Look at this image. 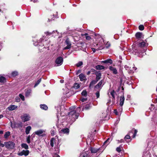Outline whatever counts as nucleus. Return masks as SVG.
Wrapping results in <instances>:
<instances>
[{
  "label": "nucleus",
  "instance_id": "nucleus-12",
  "mask_svg": "<svg viewBox=\"0 0 157 157\" xmlns=\"http://www.w3.org/2000/svg\"><path fill=\"white\" fill-rule=\"evenodd\" d=\"M124 100V95L120 97V105L121 106L123 105Z\"/></svg>",
  "mask_w": 157,
  "mask_h": 157
},
{
  "label": "nucleus",
  "instance_id": "nucleus-21",
  "mask_svg": "<svg viewBox=\"0 0 157 157\" xmlns=\"http://www.w3.org/2000/svg\"><path fill=\"white\" fill-rule=\"evenodd\" d=\"M21 147L23 148H24L25 149H28L29 148L28 146L26 144L23 143L21 144Z\"/></svg>",
  "mask_w": 157,
  "mask_h": 157
},
{
  "label": "nucleus",
  "instance_id": "nucleus-39",
  "mask_svg": "<svg viewBox=\"0 0 157 157\" xmlns=\"http://www.w3.org/2000/svg\"><path fill=\"white\" fill-rule=\"evenodd\" d=\"M82 64H83V63L82 62L79 61V62H78V63H77L76 64V66L77 67H79L81 66V65H82Z\"/></svg>",
  "mask_w": 157,
  "mask_h": 157
},
{
  "label": "nucleus",
  "instance_id": "nucleus-51",
  "mask_svg": "<svg viewBox=\"0 0 157 157\" xmlns=\"http://www.w3.org/2000/svg\"><path fill=\"white\" fill-rule=\"evenodd\" d=\"M103 48H104L102 46H101L99 48H98L96 50H99L102 49H103Z\"/></svg>",
  "mask_w": 157,
  "mask_h": 157
},
{
  "label": "nucleus",
  "instance_id": "nucleus-27",
  "mask_svg": "<svg viewBox=\"0 0 157 157\" xmlns=\"http://www.w3.org/2000/svg\"><path fill=\"white\" fill-rule=\"evenodd\" d=\"M10 135V132H6L4 135V137L5 139L7 138Z\"/></svg>",
  "mask_w": 157,
  "mask_h": 157
},
{
  "label": "nucleus",
  "instance_id": "nucleus-20",
  "mask_svg": "<svg viewBox=\"0 0 157 157\" xmlns=\"http://www.w3.org/2000/svg\"><path fill=\"white\" fill-rule=\"evenodd\" d=\"M61 132L63 133L68 134L69 132V130L68 128H67L64 129H62Z\"/></svg>",
  "mask_w": 157,
  "mask_h": 157
},
{
  "label": "nucleus",
  "instance_id": "nucleus-45",
  "mask_svg": "<svg viewBox=\"0 0 157 157\" xmlns=\"http://www.w3.org/2000/svg\"><path fill=\"white\" fill-rule=\"evenodd\" d=\"M114 113L116 115H118L120 114V113H119L117 109H115L114 110Z\"/></svg>",
  "mask_w": 157,
  "mask_h": 157
},
{
  "label": "nucleus",
  "instance_id": "nucleus-16",
  "mask_svg": "<svg viewBox=\"0 0 157 157\" xmlns=\"http://www.w3.org/2000/svg\"><path fill=\"white\" fill-rule=\"evenodd\" d=\"M101 62L105 63H109L110 64H112L113 63V61L111 59H109L104 61H102Z\"/></svg>",
  "mask_w": 157,
  "mask_h": 157
},
{
  "label": "nucleus",
  "instance_id": "nucleus-31",
  "mask_svg": "<svg viewBox=\"0 0 157 157\" xmlns=\"http://www.w3.org/2000/svg\"><path fill=\"white\" fill-rule=\"evenodd\" d=\"M80 87V84L78 83H76L74 84V87L75 89H78V88H79Z\"/></svg>",
  "mask_w": 157,
  "mask_h": 157
},
{
  "label": "nucleus",
  "instance_id": "nucleus-41",
  "mask_svg": "<svg viewBox=\"0 0 157 157\" xmlns=\"http://www.w3.org/2000/svg\"><path fill=\"white\" fill-rule=\"evenodd\" d=\"M105 46L106 48H108L110 46V44L109 42H107L105 44Z\"/></svg>",
  "mask_w": 157,
  "mask_h": 157
},
{
  "label": "nucleus",
  "instance_id": "nucleus-17",
  "mask_svg": "<svg viewBox=\"0 0 157 157\" xmlns=\"http://www.w3.org/2000/svg\"><path fill=\"white\" fill-rule=\"evenodd\" d=\"M137 131L135 129H133L131 130V132H129V135H130V133L131 132H132V133L133 132H134V133L133 135V137L134 138L136 136V135L137 133Z\"/></svg>",
  "mask_w": 157,
  "mask_h": 157
},
{
  "label": "nucleus",
  "instance_id": "nucleus-33",
  "mask_svg": "<svg viewBox=\"0 0 157 157\" xmlns=\"http://www.w3.org/2000/svg\"><path fill=\"white\" fill-rule=\"evenodd\" d=\"M145 43L144 42H142L140 43L139 44V46L140 47H143L144 46Z\"/></svg>",
  "mask_w": 157,
  "mask_h": 157
},
{
  "label": "nucleus",
  "instance_id": "nucleus-1",
  "mask_svg": "<svg viewBox=\"0 0 157 157\" xmlns=\"http://www.w3.org/2000/svg\"><path fill=\"white\" fill-rule=\"evenodd\" d=\"M70 109L72 111L68 113L70 117H72L74 119H77L78 116V114L76 113V111L74 110L75 109V107H74L71 108Z\"/></svg>",
  "mask_w": 157,
  "mask_h": 157
},
{
  "label": "nucleus",
  "instance_id": "nucleus-28",
  "mask_svg": "<svg viewBox=\"0 0 157 157\" xmlns=\"http://www.w3.org/2000/svg\"><path fill=\"white\" fill-rule=\"evenodd\" d=\"M6 81L5 78L3 76L0 77V82H5Z\"/></svg>",
  "mask_w": 157,
  "mask_h": 157
},
{
  "label": "nucleus",
  "instance_id": "nucleus-2",
  "mask_svg": "<svg viewBox=\"0 0 157 157\" xmlns=\"http://www.w3.org/2000/svg\"><path fill=\"white\" fill-rule=\"evenodd\" d=\"M57 140L55 139L54 138H52L50 142V146L52 147H53L55 146V149L56 151H58V143L56 144Z\"/></svg>",
  "mask_w": 157,
  "mask_h": 157
},
{
  "label": "nucleus",
  "instance_id": "nucleus-18",
  "mask_svg": "<svg viewBox=\"0 0 157 157\" xmlns=\"http://www.w3.org/2000/svg\"><path fill=\"white\" fill-rule=\"evenodd\" d=\"M96 69L98 70H103L105 69V67L102 65H98L96 66Z\"/></svg>",
  "mask_w": 157,
  "mask_h": 157
},
{
  "label": "nucleus",
  "instance_id": "nucleus-36",
  "mask_svg": "<svg viewBox=\"0 0 157 157\" xmlns=\"http://www.w3.org/2000/svg\"><path fill=\"white\" fill-rule=\"evenodd\" d=\"M84 35L86 36V39L87 40H90L91 39V37L90 36L88 35L87 33H85Z\"/></svg>",
  "mask_w": 157,
  "mask_h": 157
},
{
  "label": "nucleus",
  "instance_id": "nucleus-59",
  "mask_svg": "<svg viewBox=\"0 0 157 157\" xmlns=\"http://www.w3.org/2000/svg\"><path fill=\"white\" fill-rule=\"evenodd\" d=\"M3 117V116L2 115H0V119L2 118Z\"/></svg>",
  "mask_w": 157,
  "mask_h": 157
},
{
  "label": "nucleus",
  "instance_id": "nucleus-44",
  "mask_svg": "<svg viewBox=\"0 0 157 157\" xmlns=\"http://www.w3.org/2000/svg\"><path fill=\"white\" fill-rule=\"evenodd\" d=\"M116 151L118 152L121 151V147H117L116 148Z\"/></svg>",
  "mask_w": 157,
  "mask_h": 157
},
{
  "label": "nucleus",
  "instance_id": "nucleus-23",
  "mask_svg": "<svg viewBox=\"0 0 157 157\" xmlns=\"http://www.w3.org/2000/svg\"><path fill=\"white\" fill-rule=\"evenodd\" d=\"M112 139H111L109 138H108L105 141L104 143V144L105 145H107L108 144L110 141H111Z\"/></svg>",
  "mask_w": 157,
  "mask_h": 157
},
{
  "label": "nucleus",
  "instance_id": "nucleus-46",
  "mask_svg": "<svg viewBox=\"0 0 157 157\" xmlns=\"http://www.w3.org/2000/svg\"><path fill=\"white\" fill-rule=\"evenodd\" d=\"M27 142L28 144H29L30 142V136H28L27 138Z\"/></svg>",
  "mask_w": 157,
  "mask_h": 157
},
{
  "label": "nucleus",
  "instance_id": "nucleus-13",
  "mask_svg": "<svg viewBox=\"0 0 157 157\" xmlns=\"http://www.w3.org/2000/svg\"><path fill=\"white\" fill-rule=\"evenodd\" d=\"M79 78L81 81H82L86 80V76L83 74H81L79 75Z\"/></svg>",
  "mask_w": 157,
  "mask_h": 157
},
{
  "label": "nucleus",
  "instance_id": "nucleus-32",
  "mask_svg": "<svg viewBox=\"0 0 157 157\" xmlns=\"http://www.w3.org/2000/svg\"><path fill=\"white\" fill-rule=\"evenodd\" d=\"M79 157H88L87 154L85 152L81 154Z\"/></svg>",
  "mask_w": 157,
  "mask_h": 157
},
{
  "label": "nucleus",
  "instance_id": "nucleus-14",
  "mask_svg": "<svg viewBox=\"0 0 157 157\" xmlns=\"http://www.w3.org/2000/svg\"><path fill=\"white\" fill-rule=\"evenodd\" d=\"M96 75V80L97 81L99 80L101 78V74L99 72H97L95 73Z\"/></svg>",
  "mask_w": 157,
  "mask_h": 157
},
{
  "label": "nucleus",
  "instance_id": "nucleus-56",
  "mask_svg": "<svg viewBox=\"0 0 157 157\" xmlns=\"http://www.w3.org/2000/svg\"><path fill=\"white\" fill-rule=\"evenodd\" d=\"M85 108L86 109H89V106H86L85 107Z\"/></svg>",
  "mask_w": 157,
  "mask_h": 157
},
{
  "label": "nucleus",
  "instance_id": "nucleus-54",
  "mask_svg": "<svg viewBox=\"0 0 157 157\" xmlns=\"http://www.w3.org/2000/svg\"><path fill=\"white\" fill-rule=\"evenodd\" d=\"M16 100L17 102H19L20 100V99L18 98H16Z\"/></svg>",
  "mask_w": 157,
  "mask_h": 157
},
{
  "label": "nucleus",
  "instance_id": "nucleus-58",
  "mask_svg": "<svg viewBox=\"0 0 157 157\" xmlns=\"http://www.w3.org/2000/svg\"><path fill=\"white\" fill-rule=\"evenodd\" d=\"M64 82L63 80H60V82L61 83H63Z\"/></svg>",
  "mask_w": 157,
  "mask_h": 157
},
{
  "label": "nucleus",
  "instance_id": "nucleus-38",
  "mask_svg": "<svg viewBox=\"0 0 157 157\" xmlns=\"http://www.w3.org/2000/svg\"><path fill=\"white\" fill-rule=\"evenodd\" d=\"M82 95L84 96H86L87 95V93L86 90H83L82 92Z\"/></svg>",
  "mask_w": 157,
  "mask_h": 157
},
{
  "label": "nucleus",
  "instance_id": "nucleus-25",
  "mask_svg": "<svg viewBox=\"0 0 157 157\" xmlns=\"http://www.w3.org/2000/svg\"><path fill=\"white\" fill-rule=\"evenodd\" d=\"M97 82V80H93L91 82L89 86V88H91L92 86H93Z\"/></svg>",
  "mask_w": 157,
  "mask_h": 157
},
{
  "label": "nucleus",
  "instance_id": "nucleus-10",
  "mask_svg": "<svg viewBox=\"0 0 157 157\" xmlns=\"http://www.w3.org/2000/svg\"><path fill=\"white\" fill-rule=\"evenodd\" d=\"M109 68L110 70L112 71L114 74L116 75L117 73V71L115 67L112 66H109Z\"/></svg>",
  "mask_w": 157,
  "mask_h": 157
},
{
  "label": "nucleus",
  "instance_id": "nucleus-53",
  "mask_svg": "<svg viewBox=\"0 0 157 157\" xmlns=\"http://www.w3.org/2000/svg\"><path fill=\"white\" fill-rule=\"evenodd\" d=\"M91 49H92V50L93 52L94 53L96 51V49H95V48H92Z\"/></svg>",
  "mask_w": 157,
  "mask_h": 157
},
{
  "label": "nucleus",
  "instance_id": "nucleus-49",
  "mask_svg": "<svg viewBox=\"0 0 157 157\" xmlns=\"http://www.w3.org/2000/svg\"><path fill=\"white\" fill-rule=\"evenodd\" d=\"M87 98H82L81 100L82 102L86 101H87Z\"/></svg>",
  "mask_w": 157,
  "mask_h": 157
},
{
  "label": "nucleus",
  "instance_id": "nucleus-6",
  "mask_svg": "<svg viewBox=\"0 0 157 157\" xmlns=\"http://www.w3.org/2000/svg\"><path fill=\"white\" fill-rule=\"evenodd\" d=\"M21 119L23 121L25 122L30 120V116L27 114H24L21 116Z\"/></svg>",
  "mask_w": 157,
  "mask_h": 157
},
{
  "label": "nucleus",
  "instance_id": "nucleus-52",
  "mask_svg": "<svg viewBox=\"0 0 157 157\" xmlns=\"http://www.w3.org/2000/svg\"><path fill=\"white\" fill-rule=\"evenodd\" d=\"M5 146V143L4 144H2V143H0V146L2 147H4V146Z\"/></svg>",
  "mask_w": 157,
  "mask_h": 157
},
{
  "label": "nucleus",
  "instance_id": "nucleus-40",
  "mask_svg": "<svg viewBox=\"0 0 157 157\" xmlns=\"http://www.w3.org/2000/svg\"><path fill=\"white\" fill-rule=\"evenodd\" d=\"M19 96L22 101L25 100V97L23 95L21 94H19Z\"/></svg>",
  "mask_w": 157,
  "mask_h": 157
},
{
  "label": "nucleus",
  "instance_id": "nucleus-11",
  "mask_svg": "<svg viewBox=\"0 0 157 157\" xmlns=\"http://www.w3.org/2000/svg\"><path fill=\"white\" fill-rule=\"evenodd\" d=\"M45 132L44 130L40 129L35 132V133L37 135L39 136H40Z\"/></svg>",
  "mask_w": 157,
  "mask_h": 157
},
{
  "label": "nucleus",
  "instance_id": "nucleus-61",
  "mask_svg": "<svg viewBox=\"0 0 157 157\" xmlns=\"http://www.w3.org/2000/svg\"><path fill=\"white\" fill-rule=\"evenodd\" d=\"M59 114V112H58V114ZM58 116H59V115H57V117L58 118Z\"/></svg>",
  "mask_w": 157,
  "mask_h": 157
},
{
  "label": "nucleus",
  "instance_id": "nucleus-26",
  "mask_svg": "<svg viewBox=\"0 0 157 157\" xmlns=\"http://www.w3.org/2000/svg\"><path fill=\"white\" fill-rule=\"evenodd\" d=\"M142 34L140 33H136L135 36L136 38H140L141 37Z\"/></svg>",
  "mask_w": 157,
  "mask_h": 157
},
{
  "label": "nucleus",
  "instance_id": "nucleus-34",
  "mask_svg": "<svg viewBox=\"0 0 157 157\" xmlns=\"http://www.w3.org/2000/svg\"><path fill=\"white\" fill-rule=\"evenodd\" d=\"M18 75V72L16 71H14L12 72L11 73L12 76L15 77Z\"/></svg>",
  "mask_w": 157,
  "mask_h": 157
},
{
  "label": "nucleus",
  "instance_id": "nucleus-5",
  "mask_svg": "<svg viewBox=\"0 0 157 157\" xmlns=\"http://www.w3.org/2000/svg\"><path fill=\"white\" fill-rule=\"evenodd\" d=\"M124 67L126 70L128 71L129 73H132L134 72V71L136 70L137 68L136 67H133L132 68L129 67V66L126 65L124 66Z\"/></svg>",
  "mask_w": 157,
  "mask_h": 157
},
{
  "label": "nucleus",
  "instance_id": "nucleus-29",
  "mask_svg": "<svg viewBox=\"0 0 157 157\" xmlns=\"http://www.w3.org/2000/svg\"><path fill=\"white\" fill-rule=\"evenodd\" d=\"M110 94L113 97V98L114 99L115 98V95L116 94V92L114 91V90H113L110 92Z\"/></svg>",
  "mask_w": 157,
  "mask_h": 157
},
{
  "label": "nucleus",
  "instance_id": "nucleus-7",
  "mask_svg": "<svg viewBox=\"0 0 157 157\" xmlns=\"http://www.w3.org/2000/svg\"><path fill=\"white\" fill-rule=\"evenodd\" d=\"M29 153V151L28 150H23L21 152L18 153V155L20 156L24 155L25 156L28 155Z\"/></svg>",
  "mask_w": 157,
  "mask_h": 157
},
{
  "label": "nucleus",
  "instance_id": "nucleus-3",
  "mask_svg": "<svg viewBox=\"0 0 157 157\" xmlns=\"http://www.w3.org/2000/svg\"><path fill=\"white\" fill-rule=\"evenodd\" d=\"M5 145L6 147L8 149H12L14 147L15 144L12 142L9 141L7 142H5Z\"/></svg>",
  "mask_w": 157,
  "mask_h": 157
},
{
  "label": "nucleus",
  "instance_id": "nucleus-19",
  "mask_svg": "<svg viewBox=\"0 0 157 157\" xmlns=\"http://www.w3.org/2000/svg\"><path fill=\"white\" fill-rule=\"evenodd\" d=\"M31 129V127L30 126L27 127L25 129V133L26 134H28L29 133V132Z\"/></svg>",
  "mask_w": 157,
  "mask_h": 157
},
{
  "label": "nucleus",
  "instance_id": "nucleus-4",
  "mask_svg": "<svg viewBox=\"0 0 157 157\" xmlns=\"http://www.w3.org/2000/svg\"><path fill=\"white\" fill-rule=\"evenodd\" d=\"M63 58L61 56L58 57L55 60V63L57 64V66L61 65L63 62Z\"/></svg>",
  "mask_w": 157,
  "mask_h": 157
},
{
  "label": "nucleus",
  "instance_id": "nucleus-37",
  "mask_svg": "<svg viewBox=\"0 0 157 157\" xmlns=\"http://www.w3.org/2000/svg\"><path fill=\"white\" fill-rule=\"evenodd\" d=\"M41 80V78H40V79L38 80L37 82L35 83V85L34 86V87H36L38 84H39V83L40 82Z\"/></svg>",
  "mask_w": 157,
  "mask_h": 157
},
{
  "label": "nucleus",
  "instance_id": "nucleus-57",
  "mask_svg": "<svg viewBox=\"0 0 157 157\" xmlns=\"http://www.w3.org/2000/svg\"><path fill=\"white\" fill-rule=\"evenodd\" d=\"M3 133V132L2 131H0V134H2Z\"/></svg>",
  "mask_w": 157,
  "mask_h": 157
},
{
  "label": "nucleus",
  "instance_id": "nucleus-63",
  "mask_svg": "<svg viewBox=\"0 0 157 157\" xmlns=\"http://www.w3.org/2000/svg\"><path fill=\"white\" fill-rule=\"evenodd\" d=\"M1 48H2V47H1V46H0V50H1Z\"/></svg>",
  "mask_w": 157,
  "mask_h": 157
},
{
  "label": "nucleus",
  "instance_id": "nucleus-42",
  "mask_svg": "<svg viewBox=\"0 0 157 157\" xmlns=\"http://www.w3.org/2000/svg\"><path fill=\"white\" fill-rule=\"evenodd\" d=\"M139 28L140 30H143L144 29V27L143 25H140L139 26Z\"/></svg>",
  "mask_w": 157,
  "mask_h": 157
},
{
  "label": "nucleus",
  "instance_id": "nucleus-9",
  "mask_svg": "<svg viewBox=\"0 0 157 157\" xmlns=\"http://www.w3.org/2000/svg\"><path fill=\"white\" fill-rule=\"evenodd\" d=\"M17 106L11 105L8 107L7 109L10 111H13L17 109Z\"/></svg>",
  "mask_w": 157,
  "mask_h": 157
},
{
  "label": "nucleus",
  "instance_id": "nucleus-47",
  "mask_svg": "<svg viewBox=\"0 0 157 157\" xmlns=\"http://www.w3.org/2000/svg\"><path fill=\"white\" fill-rule=\"evenodd\" d=\"M51 134L52 136H54L55 135V131L54 130H52L51 132Z\"/></svg>",
  "mask_w": 157,
  "mask_h": 157
},
{
  "label": "nucleus",
  "instance_id": "nucleus-62",
  "mask_svg": "<svg viewBox=\"0 0 157 157\" xmlns=\"http://www.w3.org/2000/svg\"><path fill=\"white\" fill-rule=\"evenodd\" d=\"M56 157H60V156L59 155H57Z\"/></svg>",
  "mask_w": 157,
  "mask_h": 157
},
{
  "label": "nucleus",
  "instance_id": "nucleus-35",
  "mask_svg": "<svg viewBox=\"0 0 157 157\" xmlns=\"http://www.w3.org/2000/svg\"><path fill=\"white\" fill-rule=\"evenodd\" d=\"M31 90H26L25 93V96H28L31 93Z\"/></svg>",
  "mask_w": 157,
  "mask_h": 157
},
{
  "label": "nucleus",
  "instance_id": "nucleus-43",
  "mask_svg": "<svg viewBox=\"0 0 157 157\" xmlns=\"http://www.w3.org/2000/svg\"><path fill=\"white\" fill-rule=\"evenodd\" d=\"M122 106H121V107H120L118 109V111L119 113H120V114H121V112L122 111Z\"/></svg>",
  "mask_w": 157,
  "mask_h": 157
},
{
  "label": "nucleus",
  "instance_id": "nucleus-30",
  "mask_svg": "<svg viewBox=\"0 0 157 157\" xmlns=\"http://www.w3.org/2000/svg\"><path fill=\"white\" fill-rule=\"evenodd\" d=\"M98 149L94 148H91L90 149V151L92 153H95L98 151Z\"/></svg>",
  "mask_w": 157,
  "mask_h": 157
},
{
  "label": "nucleus",
  "instance_id": "nucleus-24",
  "mask_svg": "<svg viewBox=\"0 0 157 157\" xmlns=\"http://www.w3.org/2000/svg\"><path fill=\"white\" fill-rule=\"evenodd\" d=\"M56 32V33L57 34L58 33L57 32V31H54L51 33H49L48 32H45V33L47 35H50L52 34H53L54 33H55Z\"/></svg>",
  "mask_w": 157,
  "mask_h": 157
},
{
  "label": "nucleus",
  "instance_id": "nucleus-22",
  "mask_svg": "<svg viewBox=\"0 0 157 157\" xmlns=\"http://www.w3.org/2000/svg\"><path fill=\"white\" fill-rule=\"evenodd\" d=\"M40 106L41 109L45 110H47L48 108L47 106L45 104L40 105Z\"/></svg>",
  "mask_w": 157,
  "mask_h": 157
},
{
  "label": "nucleus",
  "instance_id": "nucleus-55",
  "mask_svg": "<svg viewBox=\"0 0 157 157\" xmlns=\"http://www.w3.org/2000/svg\"><path fill=\"white\" fill-rule=\"evenodd\" d=\"M33 0H30V1H32ZM37 0H33V2H34V3H35L36 2H37Z\"/></svg>",
  "mask_w": 157,
  "mask_h": 157
},
{
  "label": "nucleus",
  "instance_id": "nucleus-60",
  "mask_svg": "<svg viewBox=\"0 0 157 157\" xmlns=\"http://www.w3.org/2000/svg\"><path fill=\"white\" fill-rule=\"evenodd\" d=\"M90 71H88L87 72V74L88 75H89L90 74Z\"/></svg>",
  "mask_w": 157,
  "mask_h": 157
},
{
  "label": "nucleus",
  "instance_id": "nucleus-64",
  "mask_svg": "<svg viewBox=\"0 0 157 157\" xmlns=\"http://www.w3.org/2000/svg\"><path fill=\"white\" fill-rule=\"evenodd\" d=\"M122 141H123V140H121V142H122Z\"/></svg>",
  "mask_w": 157,
  "mask_h": 157
},
{
  "label": "nucleus",
  "instance_id": "nucleus-8",
  "mask_svg": "<svg viewBox=\"0 0 157 157\" xmlns=\"http://www.w3.org/2000/svg\"><path fill=\"white\" fill-rule=\"evenodd\" d=\"M65 43L67 46L63 48V50L68 49L71 48V44L68 39H67L65 41Z\"/></svg>",
  "mask_w": 157,
  "mask_h": 157
},
{
  "label": "nucleus",
  "instance_id": "nucleus-48",
  "mask_svg": "<svg viewBox=\"0 0 157 157\" xmlns=\"http://www.w3.org/2000/svg\"><path fill=\"white\" fill-rule=\"evenodd\" d=\"M96 95L97 98H98L100 96L99 91H97L96 93Z\"/></svg>",
  "mask_w": 157,
  "mask_h": 157
},
{
  "label": "nucleus",
  "instance_id": "nucleus-50",
  "mask_svg": "<svg viewBox=\"0 0 157 157\" xmlns=\"http://www.w3.org/2000/svg\"><path fill=\"white\" fill-rule=\"evenodd\" d=\"M130 138V136L129 135H127L125 137V139H129Z\"/></svg>",
  "mask_w": 157,
  "mask_h": 157
},
{
  "label": "nucleus",
  "instance_id": "nucleus-15",
  "mask_svg": "<svg viewBox=\"0 0 157 157\" xmlns=\"http://www.w3.org/2000/svg\"><path fill=\"white\" fill-rule=\"evenodd\" d=\"M104 82L102 80H101L95 86V88H99L104 85Z\"/></svg>",
  "mask_w": 157,
  "mask_h": 157
}]
</instances>
